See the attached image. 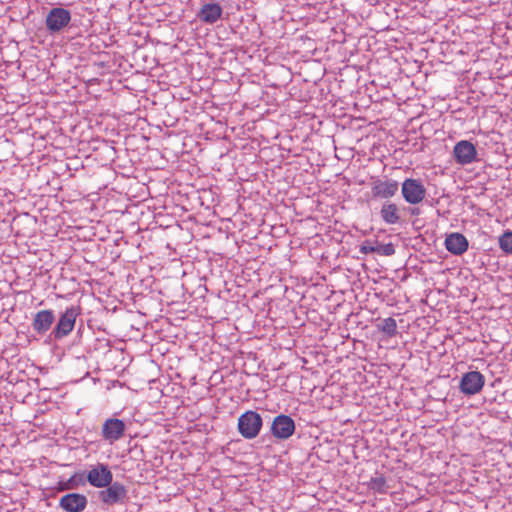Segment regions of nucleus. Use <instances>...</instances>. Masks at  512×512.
Instances as JSON below:
<instances>
[{"label": "nucleus", "mask_w": 512, "mask_h": 512, "mask_svg": "<svg viewBox=\"0 0 512 512\" xmlns=\"http://www.w3.org/2000/svg\"><path fill=\"white\" fill-rule=\"evenodd\" d=\"M25 3L28 5V9H30V5H29L30 2L26 1ZM30 12H31V10L28 11V15L30 14Z\"/></svg>", "instance_id": "23"}, {"label": "nucleus", "mask_w": 512, "mask_h": 512, "mask_svg": "<svg viewBox=\"0 0 512 512\" xmlns=\"http://www.w3.org/2000/svg\"><path fill=\"white\" fill-rule=\"evenodd\" d=\"M376 253L385 256H391L395 253V247L392 243L381 244L376 246Z\"/></svg>", "instance_id": "20"}, {"label": "nucleus", "mask_w": 512, "mask_h": 512, "mask_svg": "<svg viewBox=\"0 0 512 512\" xmlns=\"http://www.w3.org/2000/svg\"><path fill=\"white\" fill-rule=\"evenodd\" d=\"M271 431L274 437L286 440L291 437L295 431L294 420L287 415H278L273 419Z\"/></svg>", "instance_id": "7"}, {"label": "nucleus", "mask_w": 512, "mask_h": 512, "mask_svg": "<svg viewBox=\"0 0 512 512\" xmlns=\"http://www.w3.org/2000/svg\"><path fill=\"white\" fill-rule=\"evenodd\" d=\"M499 244L503 251L512 254V231L505 232L499 238Z\"/></svg>", "instance_id": "19"}, {"label": "nucleus", "mask_w": 512, "mask_h": 512, "mask_svg": "<svg viewBox=\"0 0 512 512\" xmlns=\"http://www.w3.org/2000/svg\"><path fill=\"white\" fill-rule=\"evenodd\" d=\"M88 483L95 488H104L110 485L113 475L107 465L97 464L87 472Z\"/></svg>", "instance_id": "4"}, {"label": "nucleus", "mask_w": 512, "mask_h": 512, "mask_svg": "<svg viewBox=\"0 0 512 512\" xmlns=\"http://www.w3.org/2000/svg\"><path fill=\"white\" fill-rule=\"evenodd\" d=\"M366 485H367L368 489H370L374 493H379V494H385V493H387V491L389 489L387 479L381 474H377L376 476L372 477L366 483Z\"/></svg>", "instance_id": "17"}, {"label": "nucleus", "mask_w": 512, "mask_h": 512, "mask_svg": "<svg viewBox=\"0 0 512 512\" xmlns=\"http://www.w3.org/2000/svg\"><path fill=\"white\" fill-rule=\"evenodd\" d=\"M87 497L80 493H68L59 500V507L65 512H82L87 507Z\"/></svg>", "instance_id": "9"}, {"label": "nucleus", "mask_w": 512, "mask_h": 512, "mask_svg": "<svg viewBox=\"0 0 512 512\" xmlns=\"http://www.w3.org/2000/svg\"><path fill=\"white\" fill-rule=\"evenodd\" d=\"M455 161L460 165H468L476 161L477 150L473 143L467 140L457 142L453 148Z\"/></svg>", "instance_id": "6"}, {"label": "nucleus", "mask_w": 512, "mask_h": 512, "mask_svg": "<svg viewBox=\"0 0 512 512\" xmlns=\"http://www.w3.org/2000/svg\"><path fill=\"white\" fill-rule=\"evenodd\" d=\"M402 196L409 204H419L426 196V189L423 184L417 180L408 178L402 183Z\"/></svg>", "instance_id": "3"}, {"label": "nucleus", "mask_w": 512, "mask_h": 512, "mask_svg": "<svg viewBox=\"0 0 512 512\" xmlns=\"http://www.w3.org/2000/svg\"><path fill=\"white\" fill-rule=\"evenodd\" d=\"M262 428V418L256 411H246L238 418V431L245 439H254Z\"/></svg>", "instance_id": "1"}, {"label": "nucleus", "mask_w": 512, "mask_h": 512, "mask_svg": "<svg viewBox=\"0 0 512 512\" xmlns=\"http://www.w3.org/2000/svg\"><path fill=\"white\" fill-rule=\"evenodd\" d=\"M484 384V376L478 371H471L462 376L460 390L466 395H474L482 390Z\"/></svg>", "instance_id": "8"}, {"label": "nucleus", "mask_w": 512, "mask_h": 512, "mask_svg": "<svg viewBox=\"0 0 512 512\" xmlns=\"http://www.w3.org/2000/svg\"><path fill=\"white\" fill-rule=\"evenodd\" d=\"M125 423L121 419L109 418L102 426V436L105 440L113 443L124 435Z\"/></svg>", "instance_id": "10"}, {"label": "nucleus", "mask_w": 512, "mask_h": 512, "mask_svg": "<svg viewBox=\"0 0 512 512\" xmlns=\"http://www.w3.org/2000/svg\"><path fill=\"white\" fill-rule=\"evenodd\" d=\"M372 195L375 198H391L398 191V182L395 180H378L372 183Z\"/></svg>", "instance_id": "12"}, {"label": "nucleus", "mask_w": 512, "mask_h": 512, "mask_svg": "<svg viewBox=\"0 0 512 512\" xmlns=\"http://www.w3.org/2000/svg\"><path fill=\"white\" fill-rule=\"evenodd\" d=\"M77 484L75 482V476H72L63 486L60 488L61 490H71L76 488Z\"/></svg>", "instance_id": "22"}, {"label": "nucleus", "mask_w": 512, "mask_h": 512, "mask_svg": "<svg viewBox=\"0 0 512 512\" xmlns=\"http://www.w3.org/2000/svg\"><path fill=\"white\" fill-rule=\"evenodd\" d=\"M378 328L381 332L385 333L388 336H394L397 331V323L395 319L388 317L381 321L378 325Z\"/></svg>", "instance_id": "18"}, {"label": "nucleus", "mask_w": 512, "mask_h": 512, "mask_svg": "<svg viewBox=\"0 0 512 512\" xmlns=\"http://www.w3.org/2000/svg\"><path fill=\"white\" fill-rule=\"evenodd\" d=\"M222 15V8L214 2L206 3L198 13L200 20L206 23L216 22Z\"/></svg>", "instance_id": "14"}, {"label": "nucleus", "mask_w": 512, "mask_h": 512, "mask_svg": "<svg viewBox=\"0 0 512 512\" xmlns=\"http://www.w3.org/2000/svg\"><path fill=\"white\" fill-rule=\"evenodd\" d=\"M70 19L69 11L63 8H54L48 13L46 24L49 30L59 31L69 23Z\"/></svg>", "instance_id": "11"}, {"label": "nucleus", "mask_w": 512, "mask_h": 512, "mask_svg": "<svg viewBox=\"0 0 512 512\" xmlns=\"http://www.w3.org/2000/svg\"><path fill=\"white\" fill-rule=\"evenodd\" d=\"M78 316V311L75 307L67 308L60 316L53 334L56 339H61L67 336L75 326V321Z\"/></svg>", "instance_id": "5"}, {"label": "nucleus", "mask_w": 512, "mask_h": 512, "mask_svg": "<svg viewBox=\"0 0 512 512\" xmlns=\"http://www.w3.org/2000/svg\"><path fill=\"white\" fill-rule=\"evenodd\" d=\"M382 220L389 225L397 224L400 221L399 208L395 203L385 202L380 210Z\"/></svg>", "instance_id": "15"}, {"label": "nucleus", "mask_w": 512, "mask_h": 512, "mask_svg": "<svg viewBox=\"0 0 512 512\" xmlns=\"http://www.w3.org/2000/svg\"><path fill=\"white\" fill-rule=\"evenodd\" d=\"M445 247L452 254L461 255L468 249V241L460 233H451L445 239Z\"/></svg>", "instance_id": "13"}, {"label": "nucleus", "mask_w": 512, "mask_h": 512, "mask_svg": "<svg viewBox=\"0 0 512 512\" xmlns=\"http://www.w3.org/2000/svg\"><path fill=\"white\" fill-rule=\"evenodd\" d=\"M127 496L126 487L119 482L110 483L98 492V499L107 506H113L121 503Z\"/></svg>", "instance_id": "2"}, {"label": "nucleus", "mask_w": 512, "mask_h": 512, "mask_svg": "<svg viewBox=\"0 0 512 512\" xmlns=\"http://www.w3.org/2000/svg\"><path fill=\"white\" fill-rule=\"evenodd\" d=\"M360 252L363 254H369L376 252V246H373L369 243H365L360 247Z\"/></svg>", "instance_id": "21"}, {"label": "nucleus", "mask_w": 512, "mask_h": 512, "mask_svg": "<svg viewBox=\"0 0 512 512\" xmlns=\"http://www.w3.org/2000/svg\"><path fill=\"white\" fill-rule=\"evenodd\" d=\"M54 313L52 310H41L34 315V329L38 332H46L54 321Z\"/></svg>", "instance_id": "16"}]
</instances>
